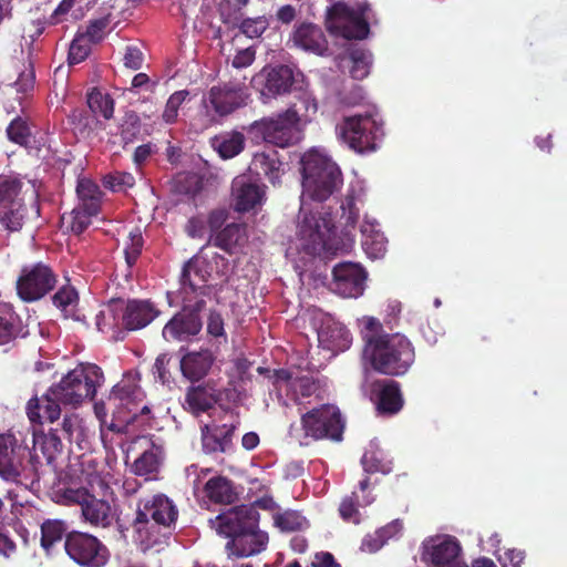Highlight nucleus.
<instances>
[{"label": "nucleus", "instance_id": "42", "mask_svg": "<svg viewBox=\"0 0 567 567\" xmlns=\"http://www.w3.org/2000/svg\"><path fill=\"white\" fill-rule=\"evenodd\" d=\"M87 106L94 116L100 114L105 120H110L114 113V100L110 94L97 89H93L87 94Z\"/></svg>", "mask_w": 567, "mask_h": 567}, {"label": "nucleus", "instance_id": "16", "mask_svg": "<svg viewBox=\"0 0 567 567\" xmlns=\"http://www.w3.org/2000/svg\"><path fill=\"white\" fill-rule=\"evenodd\" d=\"M251 84L262 97L272 99L291 92L295 74L288 65L265 66L252 78Z\"/></svg>", "mask_w": 567, "mask_h": 567}, {"label": "nucleus", "instance_id": "3", "mask_svg": "<svg viewBox=\"0 0 567 567\" xmlns=\"http://www.w3.org/2000/svg\"><path fill=\"white\" fill-rule=\"evenodd\" d=\"M363 354L374 371L392 377L405 374L415 360L411 341L401 333L367 334Z\"/></svg>", "mask_w": 567, "mask_h": 567}, {"label": "nucleus", "instance_id": "47", "mask_svg": "<svg viewBox=\"0 0 567 567\" xmlns=\"http://www.w3.org/2000/svg\"><path fill=\"white\" fill-rule=\"evenodd\" d=\"M351 65H350V75L354 80H363L370 73L371 66V54L364 50L357 49L353 50L349 55Z\"/></svg>", "mask_w": 567, "mask_h": 567}, {"label": "nucleus", "instance_id": "39", "mask_svg": "<svg viewBox=\"0 0 567 567\" xmlns=\"http://www.w3.org/2000/svg\"><path fill=\"white\" fill-rule=\"evenodd\" d=\"M374 496L367 493L362 497V502L359 501L357 492H352L351 495L343 497L339 506V514L344 522L354 524L360 523L359 506H368L374 502Z\"/></svg>", "mask_w": 567, "mask_h": 567}, {"label": "nucleus", "instance_id": "56", "mask_svg": "<svg viewBox=\"0 0 567 567\" xmlns=\"http://www.w3.org/2000/svg\"><path fill=\"white\" fill-rule=\"evenodd\" d=\"M187 95H188V91L181 90V91L174 92L168 97L165 109H164V112L162 114V117L166 123L172 124L176 121L177 115H178V110H179L181 105L183 104V102L186 100Z\"/></svg>", "mask_w": 567, "mask_h": 567}, {"label": "nucleus", "instance_id": "36", "mask_svg": "<svg viewBox=\"0 0 567 567\" xmlns=\"http://www.w3.org/2000/svg\"><path fill=\"white\" fill-rule=\"evenodd\" d=\"M76 194L78 205L93 213H100L103 194L97 184L89 178H80L76 185Z\"/></svg>", "mask_w": 567, "mask_h": 567}, {"label": "nucleus", "instance_id": "63", "mask_svg": "<svg viewBox=\"0 0 567 567\" xmlns=\"http://www.w3.org/2000/svg\"><path fill=\"white\" fill-rule=\"evenodd\" d=\"M123 61L126 68L138 70L143 65V52L137 47H126Z\"/></svg>", "mask_w": 567, "mask_h": 567}, {"label": "nucleus", "instance_id": "21", "mask_svg": "<svg viewBox=\"0 0 567 567\" xmlns=\"http://www.w3.org/2000/svg\"><path fill=\"white\" fill-rule=\"evenodd\" d=\"M30 455L27 447L18 444L14 435L0 434V476L16 481L23 470V461Z\"/></svg>", "mask_w": 567, "mask_h": 567}, {"label": "nucleus", "instance_id": "19", "mask_svg": "<svg viewBox=\"0 0 567 567\" xmlns=\"http://www.w3.org/2000/svg\"><path fill=\"white\" fill-rule=\"evenodd\" d=\"M217 532L230 539L245 530L258 528L259 513L251 506L241 505L216 517Z\"/></svg>", "mask_w": 567, "mask_h": 567}, {"label": "nucleus", "instance_id": "62", "mask_svg": "<svg viewBox=\"0 0 567 567\" xmlns=\"http://www.w3.org/2000/svg\"><path fill=\"white\" fill-rule=\"evenodd\" d=\"M155 152L156 147L151 142L137 146L133 153V163L136 168L141 169Z\"/></svg>", "mask_w": 567, "mask_h": 567}, {"label": "nucleus", "instance_id": "17", "mask_svg": "<svg viewBox=\"0 0 567 567\" xmlns=\"http://www.w3.org/2000/svg\"><path fill=\"white\" fill-rule=\"evenodd\" d=\"M230 419L221 424L214 422L202 427V447L206 454H225L234 450V437L240 422L237 416L230 415Z\"/></svg>", "mask_w": 567, "mask_h": 567}, {"label": "nucleus", "instance_id": "57", "mask_svg": "<svg viewBox=\"0 0 567 567\" xmlns=\"http://www.w3.org/2000/svg\"><path fill=\"white\" fill-rule=\"evenodd\" d=\"M135 178L131 173L115 172L103 177V185L113 192H120L126 187H132Z\"/></svg>", "mask_w": 567, "mask_h": 567}, {"label": "nucleus", "instance_id": "43", "mask_svg": "<svg viewBox=\"0 0 567 567\" xmlns=\"http://www.w3.org/2000/svg\"><path fill=\"white\" fill-rule=\"evenodd\" d=\"M142 122L134 111H128L122 117L120 124V137L123 146L134 143L141 137Z\"/></svg>", "mask_w": 567, "mask_h": 567}, {"label": "nucleus", "instance_id": "58", "mask_svg": "<svg viewBox=\"0 0 567 567\" xmlns=\"http://www.w3.org/2000/svg\"><path fill=\"white\" fill-rule=\"evenodd\" d=\"M69 122L73 125V127L81 133H84L85 131H91L93 127V124L95 122V116L91 113L90 110H85L83 107L81 109H74L69 114Z\"/></svg>", "mask_w": 567, "mask_h": 567}, {"label": "nucleus", "instance_id": "44", "mask_svg": "<svg viewBox=\"0 0 567 567\" xmlns=\"http://www.w3.org/2000/svg\"><path fill=\"white\" fill-rule=\"evenodd\" d=\"M244 234L245 230L241 225L236 223L228 224L216 234L214 245L230 252L231 249L239 244Z\"/></svg>", "mask_w": 567, "mask_h": 567}, {"label": "nucleus", "instance_id": "28", "mask_svg": "<svg viewBox=\"0 0 567 567\" xmlns=\"http://www.w3.org/2000/svg\"><path fill=\"white\" fill-rule=\"evenodd\" d=\"M144 393L140 386V373L127 371L123 378L112 388L109 401L118 405L136 404L142 401Z\"/></svg>", "mask_w": 567, "mask_h": 567}, {"label": "nucleus", "instance_id": "18", "mask_svg": "<svg viewBox=\"0 0 567 567\" xmlns=\"http://www.w3.org/2000/svg\"><path fill=\"white\" fill-rule=\"evenodd\" d=\"M332 289L343 298H358L364 291L367 271L359 264L340 262L333 267Z\"/></svg>", "mask_w": 567, "mask_h": 567}, {"label": "nucleus", "instance_id": "51", "mask_svg": "<svg viewBox=\"0 0 567 567\" xmlns=\"http://www.w3.org/2000/svg\"><path fill=\"white\" fill-rule=\"evenodd\" d=\"M92 42L86 35L78 34L71 42L68 60L70 64L84 61L91 52Z\"/></svg>", "mask_w": 567, "mask_h": 567}, {"label": "nucleus", "instance_id": "41", "mask_svg": "<svg viewBox=\"0 0 567 567\" xmlns=\"http://www.w3.org/2000/svg\"><path fill=\"white\" fill-rule=\"evenodd\" d=\"M20 331L21 320L19 316L10 308L0 307V346L16 339Z\"/></svg>", "mask_w": 567, "mask_h": 567}, {"label": "nucleus", "instance_id": "35", "mask_svg": "<svg viewBox=\"0 0 567 567\" xmlns=\"http://www.w3.org/2000/svg\"><path fill=\"white\" fill-rule=\"evenodd\" d=\"M204 492L209 501L216 504H231L237 498L233 482L225 476L209 478L204 486Z\"/></svg>", "mask_w": 567, "mask_h": 567}, {"label": "nucleus", "instance_id": "64", "mask_svg": "<svg viewBox=\"0 0 567 567\" xmlns=\"http://www.w3.org/2000/svg\"><path fill=\"white\" fill-rule=\"evenodd\" d=\"M306 567H341L334 556L329 551H320L313 556V559Z\"/></svg>", "mask_w": 567, "mask_h": 567}, {"label": "nucleus", "instance_id": "61", "mask_svg": "<svg viewBox=\"0 0 567 567\" xmlns=\"http://www.w3.org/2000/svg\"><path fill=\"white\" fill-rule=\"evenodd\" d=\"M207 333L214 338L223 337L226 340L224 319L217 311H210L207 320Z\"/></svg>", "mask_w": 567, "mask_h": 567}, {"label": "nucleus", "instance_id": "54", "mask_svg": "<svg viewBox=\"0 0 567 567\" xmlns=\"http://www.w3.org/2000/svg\"><path fill=\"white\" fill-rule=\"evenodd\" d=\"M131 415L126 419V423L140 431H147L154 426V416L148 405H143L138 411L133 412L130 409Z\"/></svg>", "mask_w": 567, "mask_h": 567}, {"label": "nucleus", "instance_id": "8", "mask_svg": "<svg viewBox=\"0 0 567 567\" xmlns=\"http://www.w3.org/2000/svg\"><path fill=\"white\" fill-rule=\"evenodd\" d=\"M369 10L370 4L367 2L361 3L357 11L343 2H337L327 10V30L333 35L348 40H363L370 32L365 19Z\"/></svg>", "mask_w": 567, "mask_h": 567}, {"label": "nucleus", "instance_id": "31", "mask_svg": "<svg viewBox=\"0 0 567 567\" xmlns=\"http://www.w3.org/2000/svg\"><path fill=\"white\" fill-rule=\"evenodd\" d=\"M214 361L215 358L209 350L188 352L181 359L179 368L187 380L196 382L208 374Z\"/></svg>", "mask_w": 567, "mask_h": 567}, {"label": "nucleus", "instance_id": "32", "mask_svg": "<svg viewBox=\"0 0 567 567\" xmlns=\"http://www.w3.org/2000/svg\"><path fill=\"white\" fill-rule=\"evenodd\" d=\"M282 163L275 150L258 152L254 155L249 169L258 177L267 178L276 184L280 179Z\"/></svg>", "mask_w": 567, "mask_h": 567}, {"label": "nucleus", "instance_id": "59", "mask_svg": "<svg viewBox=\"0 0 567 567\" xmlns=\"http://www.w3.org/2000/svg\"><path fill=\"white\" fill-rule=\"evenodd\" d=\"M7 134L10 141L24 145L29 141L30 132L27 123L20 117L14 118L7 128Z\"/></svg>", "mask_w": 567, "mask_h": 567}, {"label": "nucleus", "instance_id": "26", "mask_svg": "<svg viewBox=\"0 0 567 567\" xmlns=\"http://www.w3.org/2000/svg\"><path fill=\"white\" fill-rule=\"evenodd\" d=\"M159 311L148 300H128L123 311L122 323L127 330L134 331L148 326Z\"/></svg>", "mask_w": 567, "mask_h": 567}, {"label": "nucleus", "instance_id": "14", "mask_svg": "<svg viewBox=\"0 0 567 567\" xmlns=\"http://www.w3.org/2000/svg\"><path fill=\"white\" fill-rule=\"evenodd\" d=\"M182 311L176 313L163 328V337L166 341H184L197 336L203 327L200 311L205 308V299L182 297Z\"/></svg>", "mask_w": 567, "mask_h": 567}, {"label": "nucleus", "instance_id": "30", "mask_svg": "<svg viewBox=\"0 0 567 567\" xmlns=\"http://www.w3.org/2000/svg\"><path fill=\"white\" fill-rule=\"evenodd\" d=\"M377 409L381 414H395L403 406L400 385L394 380H380L373 384Z\"/></svg>", "mask_w": 567, "mask_h": 567}, {"label": "nucleus", "instance_id": "60", "mask_svg": "<svg viewBox=\"0 0 567 567\" xmlns=\"http://www.w3.org/2000/svg\"><path fill=\"white\" fill-rule=\"evenodd\" d=\"M172 361V357L168 353L159 354L154 363V374H156L157 379L162 384H169L173 381L171 371L168 365Z\"/></svg>", "mask_w": 567, "mask_h": 567}, {"label": "nucleus", "instance_id": "2", "mask_svg": "<svg viewBox=\"0 0 567 567\" xmlns=\"http://www.w3.org/2000/svg\"><path fill=\"white\" fill-rule=\"evenodd\" d=\"M300 106L291 104L285 112L275 117H264L252 122L247 133L256 143L266 142L285 148L292 145L298 138V126L302 116L316 114L318 106L316 100L307 91L298 93Z\"/></svg>", "mask_w": 567, "mask_h": 567}, {"label": "nucleus", "instance_id": "49", "mask_svg": "<svg viewBox=\"0 0 567 567\" xmlns=\"http://www.w3.org/2000/svg\"><path fill=\"white\" fill-rule=\"evenodd\" d=\"M275 524L282 532H297L308 526V520L297 511H286L275 516Z\"/></svg>", "mask_w": 567, "mask_h": 567}, {"label": "nucleus", "instance_id": "37", "mask_svg": "<svg viewBox=\"0 0 567 567\" xmlns=\"http://www.w3.org/2000/svg\"><path fill=\"white\" fill-rule=\"evenodd\" d=\"M213 146L223 158H233L243 152L245 136L239 132H230L216 136Z\"/></svg>", "mask_w": 567, "mask_h": 567}, {"label": "nucleus", "instance_id": "50", "mask_svg": "<svg viewBox=\"0 0 567 567\" xmlns=\"http://www.w3.org/2000/svg\"><path fill=\"white\" fill-rule=\"evenodd\" d=\"M144 246V239L140 227H134L128 233V241L125 244L124 255L128 267H133L140 258Z\"/></svg>", "mask_w": 567, "mask_h": 567}, {"label": "nucleus", "instance_id": "46", "mask_svg": "<svg viewBox=\"0 0 567 567\" xmlns=\"http://www.w3.org/2000/svg\"><path fill=\"white\" fill-rule=\"evenodd\" d=\"M24 215L25 207L23 203L2 207V209H0V223L6 229L17 231L21 229L23 225Z\"/></svg>", "mask_w": 567, "mask_h": 567}, {"label": "nucleus", "instance_id": "1", "mask_svg": "<svg viewBox=\"0 0 567 567\" xmlns=\"http://www.w3.org/2000/svg\"><path fill=\"white\" fill-rule=\"evenodd\" d=\"M178 508L165 494L141 498L131 523L134 540L144 549L161 544L176 527Z\"/></svg>", "mask_w": 567, "mask_h": 567}, {"label": "nucleus", "instance_id": "12", "mask_svg": "<svg viewBox=\"0 0 567 567\" xmlns=\"http://www.w3.org/2000/svg\"><path fill=\"white\" fill-rule=\"evenodd\" d=\"M260 374H267L271 380L272 385L277 390L286 388V396L298 405H306L311 402V398H320V382L310 375L293 377L289 369H275L269 370L266 368H258Z\"/></svg>", "mask_w": 567, "mask_h": 567}, {"label": "nucleus", "instance_id": "13", "mask_svg": "<svg viewBox=\"0 0 567 567\" xmlns=\"http://www.w3.org/2000/svg\"><path fill=\"white\" fill-rule=\"evenodd\" d=\"M68 556L81 567H103L110 558V550L97 537L82 532H71L64 540Z\"/></svg>", "mask_w": 567, "mask_h": 567}, {"label": "nucleus", "instance_id": "24", "mask_svg": "<svg viewBox=\"0 0 567 567\" xmlns=\"http://www.w3.org/2000/svg\"><path fill=\"white\" fill-rule=\"evenodd\" d=\"M321 348L331 352H342L350 348L352 336L346 326L332 319L324 320L318 330Z\"/></svg>", "mask_w": 567, "mask_h": 567}, {"label": "nucleus", "instance_id": "10", "mask_svg": "<svg viewBox=\"0 0 567 567\" xmlns=\"http://www.w3.org/2000/svg\"><path fill=\"white\" fill-rule=\"evenodd\" d=\"M301 426L306 437L338 442L342 439L344 421L336 405L322 404L302 414Z\"/></svg>", "mask_w": 567, "mask_h": 567}, {"label": "nucleus", "instance_id": "48", "mask_svg": "<svg viewBox=\"0 0 567 567\" xmlns=\"http://www.w3.org/2000/svg\"><path fill=\"white\" fill-rule=\"evenodd\" d=\"M63 439L59 433V427H50L41 441V451L49 462L56 458L63 451Z\"/></svg>", "mask_w": 567, "mask_h": 567}, {"label": "nucleus", "instance_id": "23", "mask_svg": "<svg viewBox=\"0 0 567 567\" xmlns=\"http://www.w3.org/2000/svg\"><path fill=\"white\" fill-rule=\"evenodd\" d=\"M267 543L268 535L259 530V528H254L252 530H245L231 538L227 543L226 549L229 556L244 558L261 553L266 548Z\"/></svg>", "mask_w": 567, "mask_h": 567}, {"label": "nucleus", "instance_id": "9", "mask_svg": "<svg viewBox=\"0 0 567 567\" xmlns=\"http://www.w3.org/2000/svg\"><path fill=\"white\" fill-rule=\"evenodd\" d=\"M336 131L343 143L360 154L375 151L383 135L381 124L369 114L344 117Z\"/></svg>", "mask_w": 567, "mask_h": 567}, {"label": "nucleus", "instance_id": "45", "mask_svg": "<svg viewBox=\"0 0 567 567\" xmlns=\"http://www.w3.org/2000/svg\"><path fill=\"white\" fill-rule=\"evenodd\" d=\"M22 183L18 178L6 177L0 179V209L2 207L22 204Z\"/></svg>", "mask_w": 567, "mask_h": 567}, {"label": "nucleus", "instance_id": "40", "mask_svg": "<svg viewBox=\"0 0 567 567\" xmlns=\"http://www.w3.org/2000/svg\"><path fill=\"white\" fill-rule=\"evenodd\" d=\"M66 529L68 526L64 520L45 519L41 524V547L49 551L56 543H60L64 536L66 537Z\"/></svg>", "mask_w": 567, "mask_h": 567}, {"label": "nucleus", "instance_id": "5", "mask_svg": "<svg viewBox=\"0 0 567 567\" xmlns=\"http://www.w3.org/2000/svg\"><path fill=\"white\" fill-rule=\"evenodd\" d=\"M104 382L102 369L94 363H80L69 371L59 383L51 385V394L63 405L78 406L84 400H93Z\"/></svg>", "mask_w": 567, "mask_h": 567}, {"label": "nucleus", "instance_id": "33", "mask_svg": "<svg viewBox=\"0 0 567 567\" xmlns=\"http://www.w3.org/2000/svg\"><path fill=\"white\" fill-rule=\"evenodd\" d=\"M163 449L154 443L145 450L133 463L132 472L137 476H144L146 480L155 478L163 463Z\"/></svg>", "mask_w": 567, "mask_h": 567}, {"label": "nucleus", "instance_id": "52", "mask_svg": "<svg viewBox=\"0 0 567 567\" xmlns=\"http://www.w3.org/2000/svg\"><path fill=\"white\" fill-rule=\"evenodd\" d=\"M99 213H93L85 207L76 205L73 210L70 213V228L71 230L80 235L82 234L91 224V218L96 216Z\"/></svg>", "mask_w": 567, "mask_h": 567}, {"label": "nucleus", "instance_id": "34", "mask_svg": "<svg viewBox=\"0 0 567 567\" xmlns=\"http://www.w3.org/2000/svg\"><path fill=\"white\" fill-rule=\"evenodd\" d=\"M361 246L370 259H381L386 254L388 240L383 233L375 229L374 224L365 221L361 225Z\"/></svg>", "mask_w": 567, "mask_h": 567}, {"label": "nucleus", "instance_id": "6", "mask_svg": "<svg viewBox=\"0 0 567 567\" xmlns=\"http://www.w3.org/2000/svg\"><path fill=\"white\" fill-rule=\"evenodd\" d=\"M298 236L302 250L310 256L331 258L338 252L334 223L328 213H302Z\"/></svg>", "mask_w": 567, "mask_h": 567}, {"label": "nucleus", "instance_id": "53", "mask_svg": "<svg viewBox=\"0 0 567 567\" xmlns=\"http://www.w3.org/2000/svg\"><path fill=\"white\" fill-rule=\"evenodd\" d=\"M269 27V21L265 16L256 18H246L239 24L241 33L250 39L259 38Z\"/></svg>", "mask_w": 567, "mask_h": 567}, {"label": "nucleus", "instance_id": "4", "mask_svg": "<svg viewBox=\"0 0 567 567\" xmlns=\"http://www.w3.org/2000/svg\"><path fill=\"white\" fill-rule=\"evenodd\" d=\"M301 164L302 198L308 196L313 200L323 202L341 188L342 173L328 156L309 152L302 157Z\"/></svg>", "mask_w": 567, "mask_h": 567}, {"label": "nucleus", "instance_id": "22", "mask_svg": "<svg viewBox=\"0 0 567 567\" xmlns=\"http://www.w3.org/2000/svg\"><path fill=\"white\" fill-rule=\"evenodd\" d=\"M209 272L206 260L193 257L185 262L181 275V293L183 297L203 298L207 295L206 282Z\"/></svg>", "mask_w": 567, "mask_h": 567}, {"label": "nucleus", "instance_id": "55", "mask_svg": "<svg viewBox=\"0 0 567 567\" xmlns=\"http://www.w3.org/2000/svg\"><path fill=\"white\" fill-rule=\"evenodd\" d=\"M78 300V291L70 285L62 286L52 297L53 305L64 312L69 311V308L74 306Z\"/></svg>", "mask_w": 567, "mask_h": 567}, {"label": "nucleus", "instance_id": "38", "mask_svg": "<svg viewBox=\"0 0 567 567\" xmlns=\"http://www.w3.org/2000/svg\"><path fill=\"white\" fill-rule=\"evenodd\" d=\"M235 208L238 212H249L260 204L262 192L258 185L244 183L234 188Z\"/></svg>", "mask_w": 567, "mask_h": 567}, {"label": "nucleus", "instance_id": "25", "mask_svg": "<svg viewBox=\"0 0 567 567\" xmlns=\"http://www.w3.org/2000/svg\"><path fill=\"white\" fill-rule=\"evenodd\" d=\"M219 400L220 392L213 382L189 386L185 394L187 410L194 415L208 412Z\"/></svg>", "mask_w": 567, "mask_h": 567}, {"label": "nucleus", "instance_id": "15", "mask_svg": "<svg viewBox=\"0 0 567 567\" xmlns=\"http://www.w3.org/2000/svg\"><path fill=\"white\" fill-rule=\"evenodd\" d=\"M421 558L434 567H468L462 556L458 539L451 535H437L422 543Z\"/></svg>", "mask_w": 567, "mask_h": 567}, {"label": "nucleus", "instance_id": "7", "mask_svg": "<svg viewBox=\"0 0 567 567\" xmlns=\"http://www.w3.org/2000/svg\"><path fill=\"white\" fill-rule=\"evenodd\" d=\"M59 503L65 506L79 505L85 523L106 528L114 519V512L111 504L102 498L95 497L87 488L80 486H64L55 492Z\"/></svg>", "mask_w": 567, "mask_h": 567}, {"label": "nucleus", "instance_id": "20", "mask_svg": "<svg viewBox=\"0 0 567 567\" xmlns=\"http://www.w3.org/2000/svg\"><path fill=\"white\" fill-rule=\"evenodd\" d=\"M248 96L244 84L229 82L212 86L208 103L216 114L226 116L245 106Z\"/></svg>", "mask_w": 567, "mask_h": 567}, {"label": "nucleus", "instance_id": "27", "mask_svg": "<svg viewBox=\"0 0 567 567\" xmlns=\"http://www.w3.org/2000/svg\"><path fill=\"white\" fill-rule=\"evenodd\" d=\"M61 401L51 394V386L41 399L32 398L27 405V414L31 423H54L61 415Z\"/></svg>", "mask_w": 567, "mask_h": 567}, {"label": "nucleus", "instance_id": "29", "mask_svg": "<svg viewBox=\"0 0 567 567\" xmlns=\"http://www.w3.org/2000/svg\"><path fill=\"white\" fill-rule=\"evenodd\" d=\"M292 41L297 47L319 55L328 50V41L322 29L310 22H302L293 30Z\"/></svg>", "mask_w": 567, "mask_h": 567}, {"label": "nucleus", "instance_id": "11", "mask_svg": "<svg viewBox=\"0 0 567 567\" xmlns=\"http://www.w3.org/2000/svg\"><path fill=\"white\" fill-rule=\"evenodd\" d=\"M56 282L58 276L49 265L42 261L25 265L16 282L17 295L25 302L38 301L51 292Z\"/></svg>", "mask_w": 567, "mask_h": 567}]
</instances>
